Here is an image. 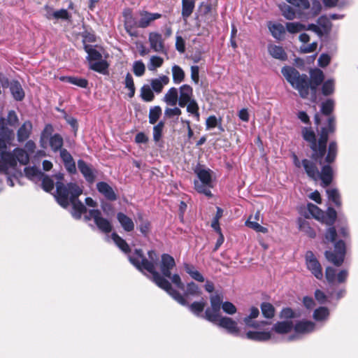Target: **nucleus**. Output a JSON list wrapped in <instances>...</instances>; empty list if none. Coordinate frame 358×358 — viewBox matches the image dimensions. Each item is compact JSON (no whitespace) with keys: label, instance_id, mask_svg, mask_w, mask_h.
Segmentation results:
<instances>
[{"label":"nucleus","instance_id":"e2e57ef3","mask_svg":"<svg viewBox=\"0 0 358 358\" xmlns=\"http://www.w3.org/2000/svg\"><path fill=\"white\" fill-rule=\"evenodd\" d=\"M308 209L313 217L317 220L320 221V217H321L322 215V210L318 206L313 203H308Z\"/></svg>","mask_w":358,"mask_h":358},{"label":"nucleus","instance_id":"f704fd0d","mask_svg":"<svg viewBox=\"0 0 358 358\" xmlns=\"http://www.w3.org/2000/svg\"><path fill=\"white\" fill-rule=\"evenodd\" d=\"M195 8V0H182L181 15L184 20L192 14Z\"/></svg>","mask_w":358,"mask_h":358},{"label":"nucleus","instance_id":"5fc2aeb1","mask_svg":"<svg viewBox=\"0 0 358 358\" xmlns=\"http://www.w3.org/2000/svg\"><path fill=\"white\" fill-rule=\"evenodd\" d=\"M280 9L282 12V15L289 20H292L295 18L296 13L295 10L289 5L284 3L280 6Z\"/></svg>","mask_w":358,"mask_h":358},{"label":"nucleus","instance_id":"20e7f679","mask_svg":"<svg viewBox=\"0 0 358 358\" xmlns=\"http://www.w3.org/2000/svg\"><path fill=\"white\" fill-rule=\"evenodd\" d=\"M83 194V189L75 182L57 183V195L55 199L62 208H66L70 203L73 207V217L80 220L83 214L87 213L86 206L78 199Z\"/></svg>","mask_w":358,"mask_h":358},{"label":"nucleus","instance_id":"e433bc0d","mask_svg":"<svg viewBox=\"0 0 358 358\" xmlns=\"http://www.w3.org/2000/svg\"><path fill=\"white\" fill-rule=\"evenodd\" d=\"M111 238L115 245L124 253L129 254L131 252V248L129 244L124 239L120 237L116 232H113Z\"/></svg>","mask_w":358,"mask_h":358},{"label":"nucleus","instance_id":"69168bd1","mask_svg":"<svg viewBox=\"0 0 358 358\" xmlns=\"http://www.w3.org/2000/svg\"><path fill=\"white\" fill-rule=\"evenodd\" d=\"M289 3L300 9L306 10L310 8V3L308 0H286Z\"/></svg>","mask_w":358,"mask_h":358},{"label":"nucleus","instance_id":"c9c22d12","mask_svg":"<svg viewBox=\"0 0 358 358\" xmlns=\"http://www.w3.org/2000/svg\"><path fill=\"white\" fill-rule=\"evenodd\" d=\"M202 294V291L197 284L194 282H190L187 284V288L184 294H182L187 300L189 296H200Z\"/></svg>","mask_w":358,"mask_h":358},{"label":"nucleus","instance_id":"a211bd4d","mask_svg":"<svg viewBox=\"0 0 358 358\" xmlns=\"http://www.w3.org/2000/svg\"><path fill=\"white\" fill-rule=\"evenodd\" d=\"M0 171L5 172L8 170V166H16V159L15 157V153L13 154L10 152L4 151L0 153Z\"/></svg>","mask_w":358,"mask_h":358},{"label":"nucleus","instance_id":"423d86ee","mask_svg":"<svg viewBox=\"0 0 358 358\" xmlns=\"http://www.w3.org/2000/svg\"><path fill=\"white\" fill-rule=\"evenodd\" d=\"M337 236L338 234L334 225L329 226L326 230L323 243L324 244L334 243V251L326 250L324 256L329 262L336 266H341L344 262L346 255V245L343 240L336 241Z\"/></svg>","mask_w":358,"mask_h":358},{"label":"nucleus","instance_id":"ddd939ff","mask_svg":"<svg viewBox=\"0 0 358 358\" xmlns=\"http://www.w3.org/2000/svg\"><path fill=\"white\" fill-rule=\"evenodd\" d=\"M176 266V262L174 258L166 253H164L161 256L160 262V270L162 275H159L165 278H171V270Z\"/></svg>","mask_w":358,"mask_h":358},{"label":"nucleus","instance_id":"774afa93","mask_svg":"<svg viewBox=\"0 0 358 358\" xmlns=\"http://www.w3.org/2000/svg\"><path fill=\"white\" fill-rule=\"evenodd\" d=\"M280 317L282 319H292L296 317L294 311L289 307L283 308L280 313Z\"/></svg>","mask_w":358,"mask_h":358},{"label":"nucleus","instance_id":"f257e3e1","mask_svg":"<svg viewBox=\"0 0 358 358\" xmlns=\"http://www.w3.org/2000/svg\"><path fill=\"white\" fill-rule=\"evenodd\" d=\"M148 258L141 248H136L131 255L128 256L129 262L140 272L147 271L152 275V280L159 288L164 289L180 305L186 306L196 316H201L206 306V301L202 298L200 301L189 303L185 296L172 287L171 282L159 275L157 271L159 255L155 250H148ZM204 315H202L203 317Z\"/></svg>","mask_w":358,"mask_h":358},{"label":"nucleus","instance_id":"9b49d317","mask_svg":"<svg viewBox=\"0 0 358 358\" xmlns=\"http://www.w3.org/2000/svg\"><path fill=\"white\" fill-rule=\"evenodd\" d=\"M89 213L91 217H93L96 226L101 232L108 234L112 231L113 226L110 222L102 217L101 212L99 209L90 210Z\"/></svg>","mask_w":358,"mask_h":358},{"label":"nucleus","instance_id":"6ab92c4d","mask_svg":"<svg viewBox=\"0 0 358 358\" xmlns=\"http://www.w3.org/2000/svg\"><path fill=\"white\" fill-rule=\"evenodd\" d=\"M151 48L157 52H164V43L162 36L157 32H151L148 38Z\"/></svg>","mask_w":358,"mask_h":358},{"label":"nucleus","instance_id":"c03bdc74","mask_svg":"<svg viewBox=\"0 0 358 358\" xmlns=\"http://www.w3.org/2000/svg\"><path fill=\"white\" fill-rule=\"evenodd\" d=\"M269 30L271 32L272 36L277 39L281 38V36L285 33V29L282 24H272L270 22L268 24Z\"/></svg>","mask_w":358,"mask_h":358},{"label":"nucleus","instance_id":"37998d69","mask_svg":"<svg viewBox=\"0 0 358 358\" xmlns=\"http://www.w3.org/2000/svg\"><path fill=\"white\" fill-rule=\"evenodd\" d=\"M141 98L145 102L152 101L155 99L153 90L148 85H144L141 88Z\"/></svg>","mask_w":358,"mask_h":358},{"label":"nucleus","instance_id":"a18cd8bd","mask_svg":"<svg viewBox=\"0 0 358 358\" xmlns=\"http://www.w3.org/2000/svg\"><path fill=\"white\" fill-rule=\"evenodd\" d=\"M14 152L16 162H19L20 164L23 165H26L29 162V156L24 149L16 148L14 150Z\"/></svg>","mask_w":358,"mask_h":358},{"label":"nucleus","instance_id":"0e129e2a","mask_svg":"<svg viewBox=\"0 0 358 358\" xmlns=\"http://www.w3.org/2000/svg\"><path fill=\"white\" fill-rule=\"evenodd\" d=\"M164 127V122L160 121L153 128V138L155 141H159L162 135L163 128Z\"/></svg>","mask_w":358,"mask_h":358},{"label":"nucleus","instance_id":"1a4fd4ad","mask_svg":"<svg viewBox=\"0 0 358 358\" xmlns=\"http://www.w3.org/2000/svg\"><path fill=\"white\" fill-rule=\"evenodd\" d=\"M306 264L308 269L318 280L323 278L322 267L314 253L309 250L306 253Z\"/></svg>","mask_w":358,"mask_h":358},{"label":"nucleus","instance_id":"cd10ccee","mask_svg":"<svg viewBox=\"0 0 358 358\" xmlns=\"http://www.w3.org/2000/svg\"><path fill=\"white\" fill-rule=\"evenodd\" d=\"M297 224L299 231L305 233L306 235L311 238H315L316 232L308 221L302 217H299L297 220Z\"/></svg>","mask_w":358,"mask_h":358},{"label":"nucleus","instance_id":"3c124183","mask_svg":"<svg viewBox=\"0 0 358 358\" xmlns=\"http://www.w3.org/2000/svg\"><path fill=\"white\" fill-rule=\"evenodd\" d=\"M125 87L129 90L128 96L132 98L135 95L136 87L134 83V79L130 73H127L124 80Z\"/></svg>","mask_w":358,"mask_h":358},{"label":"nucleus","instance_id":"052dcab7","mask_svg":"<svg viewBox=\"0 0 358 358\" xmlns=\"http://www.w3.org/2000/svg\"><path fill=\"white\" fill-rule=\"evenodd\" d=\"M187 106V111L191 114H192L193 115H194V117H196V118L197 120L199 119V105L197 103V102L196 101V100L193 99L192 101H190L189 102H188V103L186 105Z\"/></svg>","mask_w":358,"mask_h":358},{"label":"nucleus","instance_id":"4be33fe9","mask_svg":"<svg viewBox=\"0 0 358 358\" xmlns=\"http://www.w3.org/2000/svg\"><path fill=\"white\" fill-rule=\"evenodd\" d=\"M32 131V123L29 120H27L22 123L17 131V138L19 142L27 141Z\"/></svg>","mask_w":358,"mask_h":358},{"label":"nucleus","instance_id":"7c9ffc66","mask_svg":"<svg viewBox=\"0 0 358 358\" xmlns=\"http://www.w3.org/2000/svg\"><path fill=\"white\" fill-rule=\"evenodd\" d=\"M269 54L275 59L285 61L287 59V55L282 47L276 45H270L268 48Z\"/></svg>","mask_w":358,"mask_h":358},{"label":"nucleus","instance_id":"bf43d9fd","mask_svg":"<svg viewBox=\"0 0 358 358\" xmlns=\"http://www.w3.org/2000/svg\"><path fill=\"white\" fill-rule=\"evenodd\" d=\"M41 177L43 178L41 184L42 188L46 192H50L54 189L55 184L53 180L44 173Z\"/></svg>","mask_w":358,"mask_h":358},{"label":"nucleus","instance_id":"de8ad7c7","mask_svg":"<svg viewBox=\"0 0 358 358\" xmlns=\"http://www.w3.org/2000/svg\"><path fill=\"white\" fill-rule=\"evenodd\" d=\"M1 119L4 120L6 127H8V125H10L11 127H15L18 124V122H19L18 117H17L15 111L13 110L8 111L6 118H5L3 117H1L0 120Z\"/></svg>","mask_w":358,"mask_h":358},{"label":"nucleus","instance_id":"412c9836","mask_svg":"<svg viewBox=\"0 0 358 358\" xmlns=\"http://www.w3.org/2000/svg\"><path fill=\"white\" fill-rule=\"evenodd\" d=\"M136 222L138 224V229L141 234L145 238L148 237L152 229V224L150 220L147 218H145L143 215L139 213L137 214Z\"/></svg>","mask_w":358,"mask_h":358},{"label":"nucleus","instance_id":"58836bf2","mask_svg":"<svg viewBox=\"0 0 358 358\" xmlns=\"http://www.w3.org/2000/svg\"><path fill=\"white\" fill-rule=\"evenodd\" d=\"M50 146L52 151L57 152L62 150L64 140L59 134H55L50 138Z\"/></svg>","mask_w":358,"mask_h":358},{"label":"nucleus","instance_id":"f3484780","mask_svg":"<svg viewBox=\"0 0 358 358\" xmlns=\"http://www.w3.org/2000/svg\"><path fill=\"white\" fill-rule=\"evenodd\" d=\"M220 327L227 329L231 334H238L239 329L236 321L228 317H219L217 322L215 323Z\"/></svg>","mask_w":358,"mask_h":358},{"label":"nucleus","instance_id":"864d4df0","mask_svg":"<svg viewBox=\"0 0 358 358\" xmlns=\"http://www.w3.org/2000/svg\"><path fill=\"white\" fill-rule=\"evenodd\" d=\"M162 115V108L159 106H154L150 109L149 112V122L151 124H155Z\"/></svg>","mask_w":358,"mask_h":358},{"label":"nucleus","instance_id":"79ce46f5","mask_svg":"<svg viewBox=\"0 0 358 358\" xmlns=\"http://www.w3.org/2000/svg\"><path fill=\"white\" fill-rule=\"evenodd\" d=\"M262 315L266 319H272L275 316V309L274 306L268 302H263L260 305Z\"/></svg>","mask_w":358,"mask_h":358},{"label":"nucleus","instance_id":"ea45409f","mask_svg":"<svg viewBox=\"0 0 358 358\" xmlns=\"http://www.w3.org/2000/svg\"><path fill=\"white\" fill-rule=\"evenodd\" d=\"M178 99V90L176 87L170 88L164 97V101L170 106H176Z\"/></svg>","mask_w":358,"mask_h":358},{"label":"nucleus","instance_id":"72a5a7b5","mask_svg":"<svg viewBox=\"0 0 358 358\" xmlns=\"http://www.w3.org/2000/svg\"><path fill=\"white\" fill-rule=\"evenodd\" d=\"M169 82V78L166 76H162L159 78L152 79L150 81L152 90L156 93L162 92L164 85H167Z\"/></svg>","mask_w":358,"mask_h":358},{"label":"nucleus","instance_id":"f03ea898","mask_svg":"<svg viewBox=\"0 0 358 358\" xmlns=\"http://www.w3.org/2000/svg\"><path fill=\"white\" fill-rule=\"evenodd\" d=\"M282 74L287 81L296 89L302 99H307L310 94L311 99L315 101L317 97V87L322 85V94L329 96L334 92V82L329 79L324 82V74L320 69H314L310 71V78L306 74H300L299 71L292 66H284Z\"/></svg>","mask_w":358,"mask_h":358},{"label":"nucleus","instance_id":"0eeeda50","mask_svg":"<svg viewBox=\"0 0 358 358\" xmlns=\"http://www.w3.org/2000/svg\"><path fill=\"white\" fill-rule=\"evenodd\" d=\"M200 182L195 181L194 187L195 189L201 194H203L208 197H212L213 194L210 190V187H212V177L210 175V169H196L195 170Z\"/></svg>","mask_w":358,"mask_h":358},{"label":"nucleus","instance_id":"49530a36","mask_svg":"<svg viewBox=\"0 0 358 358\" xmlns=\"http://www.w3.org/2000/svg\"><path fill=\"white\" fill-rule=\"evenodd\" d=\"M329 310L327 307L321 306L316 308L313 313V318L316 321H323L328 318Z\"/></svg>","mask_w":358,"mask_h":358},{"label":"nucleus","instance_id":"680f3d73","mask_svg":"<svg viewBox=\"0 0 358 358\" xmlns=\"http://www.w3.org/2000/svg\"><path fill=\"white\" fill-rule=\"evenodd\" d=\"M145 66L144 63L141 60L136 61L134 63L133 72L136 76H138V77L142 76L145 73Z\"/></svg>","mask_w":358,"mask_h":358},{"label":"nucleus","instance_id":"2f4dec72","mask_svg":"<svg viewBox=\"0 0 358 358\" xmlns=\"http://www.w3.org/2000/svg\"><path fill=\"white\" fill-rule=\"evenodd\" d=\"M247 338L255 341H266L271 339V334L269 331H249L246 333Z\"/></svg>","mask_w":358,"mask_h":358},{"label":"nucleus","instance_id":"603ef678","mask_svg":"<svg viewBox=\"0 0 358 358\" xmlns=\"http://www.w3.org/2000/svg\"><path fill=\"white\" fill-rule=\"evenodd\" d=\"M85 50L88 54L87 59L91 61H97L102 58L101 54L95 48H93L91 45H85Z\"/></svg>","mask_w":358,"mask_h":358},{"label":"nucleus","instance_id":"2eb2a0df","mask_svg":"<svg viewBox=\"0 0 358 358\" xmlns=\"http://www.w3.org/2000/svg\"><path fill=\"white\" fill-rule=\"evenodd\" d=\"M96 189L98 192L102 194L106 200L110 201H115L117 199V195L106 182H99L96 183Z\"/></svg>","mask_w":358,"mask_h":358},{"label":"nucleus","instance_id":"dca6fc26","mask_svg":"<svg viewBox=\"0 0 358 358\" xmlns=\"http://www.w3.org/2000/svg\"><path fill=\"white\" fill-rule=\"evenodd\" d=\"M78 168L88 183L92 184L95 181L96 176L92 166L84 160L79 159L78 161Z\"/></svg>","mask_w":358,"mask_h":358},{"label":"nucleus","instance_id":"f8f14e48","mask_svg":"<svg viewBox=\"0 0 358 358\" xmlns=\"http://www.w3.org/2000/svg\"><path fill=\"white\" fill-rule=\"evenodd\" d=\"M124 17V26L126 31L131 36H136V33L132 31L134 28H138L139 20L137 21L133 15V11L131 8H126L122 12Z\"/></svg>","mask_w":358,"mask_h":358},{"label":"nucleus","instance_id":"4d7b16f0","mask_svg":"<svg viewBox=\"0 0 358 358\" xmlns=\"http://www.w3.org/2000/svg\"><path fill=\"white\" fill-rule=\"evenodd\" d=\"M24 172L26 177L29 179H33L35 177H41L43 176V173L35 166L25 167Z\"/></svg>","mask_w":358,"mask_h":358},{"label":"nucleus","instance_id":"09e8293b","mask_svg":"<svg viewBox=\"0 0 358 358\" xmlns=\"http://www.w3.org/2000/svg\"><path fill=\"white\" fill-rule=\"evenodd\" d=\"M334 110V101L332 99H327L322 103L320 111L322 115L328 116H333L331 115Z\"/></svg>","mask_w":358,"mask_h":358},{"label":"nucleus","instance_id":"c85d7f7f","mask_svg":"<svg viewBox=\"0 0 358 358\" xmlns=\"http://www.w3.org/2000/svg\"><path fill=\"white\" fill-rule=\"evenodd\" d=\"M294 331L298 334H306L313 331L315 324L311 321L301 320L293 325Z\"/></svg>","mask_w":358,"mask_h":358},{"label":"nucleus","instance_id":"13d9d810","mask_svg":"<svg viewBox=\"0 0 358 358\" xmlns=\"http://www.w3.org/2000/svg\"><path fill=\"white\" fill-rule=\"evenodd\" d=\"M286 29L288 32L295 34L306 29V27L300 22H287Z\"/></svg>","mask_w":358,"mask_h":358},{"label":"nucleus","instance_id":"a878e982","mask_svg":"<svg viewBox=\"0 0 358 358\" xmlns=\"http://www.w3.org/2000/svg\"><path fill=\"white\" fill-rule=\"evenodd\" d=\"M117 220L123 229L127 232H131L134 229V223L131 218L122 212L117 214Z\"/></svg>","mask_w":358,"mask_h":358},{"label":"nucleus","instance_id":"bb28decb","mask_svg":"<svg viewBox=\"0 0 358 358\" xmlns=\"http://www.w3.org/2000/svg\"><path fill=\"white\" fill-rule=\"evenodd\" d=\"M293 329L292 321L277 322L272 327V330L279 334H286L289 333Z\"/></svg>","mask_w":358,"mask_h":358},{"label":"nucleus","instance_id":"4468645a","mask_svg":"<svg viewBox=\"0 0 358 358\" xmlns=\"http://www.w3.org/2000/svg\"><path fill=\"white\" fill-rule=\"evenodd\" d=\"M140 20L138 28L145 29L149 27L151 23L162 17V14L158 13H150L147 10H140L139 13Z\"/></svg>","mask_w":358,"mask_h":358},{"label":"nucleus","instance_id":"c756f323","mask_svg":"<svg viewBox=\"0 0 358 358\" xmlns=\"http://www.w3.org/2000/svg\"><path fill=\"white\" fill-rule=\"evenodd\" d=\"M59 80L71 83L81 88H87L89 85V82L86 78L76 76H61L59 77Z\"/></svg>","mask_w":358,"mask_h":358},{"label":"nucleus","instance_id":"4c0bfd02","mask_svg":"<svg viewBox=\"0 0 358 358\" xmlns=\"http://www.w3.org/2000/svg\"><path fill=\"white\" fill-rule=\"evenodd\" d=\"M184 268L187 273H188L192 278L199 282H204L205 279L203 275L196 270L193 264L185 263L184 264Z\"/></svg>","mask_w":358,"mask_h":358},{"label":"nucleus","instance_id":"aec40b11","mask_svg":"<svg viewBox=\"0 0 358 358\" xmlns=\"http://www.w3.org/2000/svg\"><path fill=\"white\" fill-rule=\"evenodd\" d=\"M193 95V90L189 85H182L180 87V96L178 99V105L183 108L192 101V96Z\"/></svg>","mask_w":358,"mask_h":358},{"label":"nucleus","instance_id":"7ed1b4c3","mask_svg":"<svg viewBox=\"0 0 358 358\" xmlns=\"http://www.w3.org/2000/svg\"><path fill=\"white\" fill-rule=\"evenodd\" d=\"M337 154V143L335 141H332L329 143L328 152L324 156L322 162V164L326 162L327 164H324L322 166L321 171H319L317 168V162H315L311 159H302V166L308 177L313 180H317L318 178H320L324 187L329 186L332 182L334 178V171L331 164L335 162Z\"/></svg>","mask_w":358,"mask_h":358},{"label":"nucleus","instance_id":"39448f33","mask_svg":"<svg viewBox=\"0 0 358 358\" xmlns=\"http://www.w3.org/2000/svg\"><path fill=\"white\" fill-rule=\"evenodd\" d=\"M329 134L326 128L322 127L317 140L315 133L311 127H305L301 129L303 139L308 143L312 151L310 158L317 162L320 165L322 164L324 157L328 152L327 143Z\"/></svg>","mask_w":358,"mask_h":358},{"label":"nucleus","instance_id":"a19ab883","mask_svg":"<svg viewBox=\"0 0 358 358\" xmlns=\"http://www.w3.org/2000/svg\"><path fill=\"white\" fill-rule=\"evenodd\" d=\"M328 199L333 202L336 207L340 208L342 205L341 195L336 188L327 189Z\"/></svg>","mask_w":358,"mask_h":358},{"label":"nucleus","instance_id":"8fccbe9b","mask_svg":"<svg viewBox=\"0 0 358 358\" xmlns=\"http://www.w3.org/2000/svg\"><path fill=\"white\" fill-rule=\"evenodd\" d=\"M173 80L175 83L178 84L185 79V72L182 68L178 65L172 67Z\"/></svg>","mask_w":358,"mask_h":358},{"label":"nucleus","instance_id":"9d476101","mask_svg":"<svg viewBox=\"0 0 358 358\" xmlns=\"http://www.w3.org/2000/svg\"><path fill=\"white\" fill-rule=\"evenodd\" d=\"M15 133L12 129L6 127L4 120H0V153L6 151L8 145L14 140Z\"/></svg>","mask_w":358,"mask_h":358},{"label":"nucleus","instance_id":"b1692460","mask_svg":"<svg viewBox=\"0 0 358 358\" xmlns=\"http://www.w3.org/2000/svg\"><path fill=\"white\" fill-rule=\"evenodd\" d=\"M320 218L322 223L332 226L337 219V213L333 207H328L326 211L322 210V215Z\"/></svg>","mask_w":358,"mask_h":358},{"label":"nucleus","instance_id":"6e6552de","mask_svg":"<svg viewBox=\"0 0 358 358\" xmlns=\"http://www.w3.org/2000/svg\"><path fill=\"white\" fill-rule=\"evenodd\" d=\"M210 307L205 310L203 318L206 320L216 323L220 317V308L222 306V297L220 294H215L210 297Z\"/></svg>","mask_w":358,"mask_h":358},{"label":"nucleus","instance_id":"473e14b6","mask_svg":"<svg viewBox=\"0 0 358 358\" xmlns=\"http://www.w3.org/2000/svg\"><path fill=\"white\" fill-rule=\"evenodd\" d=\"M108 67L109 64L107 61L102 59V58L95 61L94 63H91L90 66V69L103 75L108 74Z\"/></svg>","mask_w":358,"mask_h":358},{"label":"nucleus","instance_id":"338daca9","mask_svg":"<svg viewBox=\"0 0 358 358\" xmlns=\"http://www.w3.org/2000/svg\"><path fill=\"white\" fill-rule=\"evenodd\" d=\"M325 277L329 284L336 281V269L331 266H327L325 269Z\"/></svg>","mask_w":358,"mask_h":358},{"label":"nucleus","instance_id":"6e6d98bb","mask_svg":"<svg viewBox=\"0 0 358 358\" xmlns=\"http://www.w3.org/2000/svg\"><path fill=\"white\" fill-rule=\"evenodd\" d=\"M51 16H52L55 19H62L66 20H69L71 19V15H69V12L64 8L55 11L51 14L48 13L46 17L50 20Z\"/></svg>","mask_w":358,"mask_h":358},{"label":"nucleus","instance_id":"393cba45","mask_svg":"<svg viewBox=\"0 0 358 358\" xmlns=\"http://www.w3.org/2000/svg\"><path fill=\"white\" fill-rule=\"evenodd\" d=\"M10 91L13 99L17 101H21L24 99V91L17 80H13L10 85Z\"/></svg>","mask_w":358,"mask_h":358},{"label":"nucleus","instance_id":"5701e85b","mask_svg":"<svg viewBox=\"0 0 358 358\" xmlns=\"http://www.w3.org/2000/svg\"><path fill=\"white\" fill-rule=\"evenodd\" d=\"M260 213L259 211H257L255 216H254V221L252 220V215H250L248 219L245 222V226L248 227L253 229L256 232H261L263 234H267L268 232V230L266 227H264L262 225H260L259 223L257 222L259 220Z\"/></svg>","mask_w":358,"mask_h":358}]
</instances>
